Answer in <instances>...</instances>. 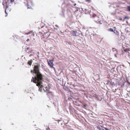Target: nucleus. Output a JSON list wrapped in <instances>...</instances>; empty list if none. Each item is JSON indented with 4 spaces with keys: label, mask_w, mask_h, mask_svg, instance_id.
Masks as SVG:
<instances>
[{
    "label": "nucleus",
    "mask_w": 130,
    "mask_h": 130,
    "mask_svg": "<svg viewBox=\"0 0 130 130\" xmlns=\"http://www.w3.org/2000/svg\"><path fill=\"white\" fill-rule=\"evenodd\" d=\"M35 74H36L35 76L34 77H32L31 81L36 84L37 86H39L42 83L43 76L40 72Z\"/></svg>",
    "instance_id": "f257e3e1"
},
{
    "label": "nucleus",
    "mask_w": 130,
    "mask_h": 130,
    "mask_svg": "<svg viewBox=\"0 0 130 130\" xmlns=\"http://www.w3.org/2000/svg\"><path fill=\"white\" fill-rule=\"evenodd\" d=\"M40 67V64H38L37 65H35L33 67V70H31V73H35V74L40 72L39 69Z\"/></svg>",
    "instance_id": "f03ea898"
},
{
    "label": "nucleus",
    "mask_w": 130,
    "mask_h": 130,
    "mask_svg": "<svg viewBox=\"0 0 130 130\" xmlns=\"http://www.w3.org/2000/svg\"><path fill=\"white\" fill-rule=\"evenodd\" d=\"M71 36H70V37L72 36H77L79 35V34L77 33L76 31L72 30L70 31Z\"/></svg>",
    "instance_id": "7ed1b4c3"
},
{
    "label": "nucleus",
    "mask_w": 130,
    "mask_h": 130,
    "mask_svg": "<svg viewBox=\"0 0 130 130\" xmlns=\"http://www.w3.org/2000/svg\"><path fill=\"white\" fill-rule=\"evenodd\" d=\"M54 60H49V61H48V65L50 66L51 68H52L53 67L54 64L53 63V61H54Z\"/></svg>",
    "instance_id": "20e7f679"
},
{
    "label": "nucleus",
    "mask_w": 130,
    "mask_h": 130,
    "mask_svg": "<svg viewBox=\"0 0 130 130\" xmlns=\"http://www.w3.org/2000/svg\"><path fill=\"white\" fill-rule=\"evenodd\" d=\"M93 20L94 22L97 23L98 20H99V18L97 16H95L94 17Z\"/></svg>",
    "instance_id": "39448f33"
},
{
    "label": "nucleus",
    "mask_w": 130,
    "mask_h": 130,
    "mask_svg": "<svg viewBox=\"0 0 130 130\" xmlns=\"http://www.w3.org/2000/svg\"><path fill=\"white\" fill-rule=\"evenodd\" d=\"M42 83L40 86H37L39 87V90L40 92H41L42 91V88L43 87V86L42 85Z\"/></svg>",
    "instance_id": "423d86ee"
},
{
    "label": "nucleus",
    "mask_w": 130,
    "mask_h": 130,
    "mask_svg": "<svg viewBox=\"0 0 130 130\" xmlns=\"http://www.w3.org/2000/svg\"><path fill=\"white\" fill-rule=\"evenodd\" d=\"M8 7H7L6 8V10H5V13H6V15H5V17H6L7 15V14L8 13Z\"/></svg>",
    "instance_id": "0eeeda50"
},
{
    "label": "nucleus",
    "mask_w": 130,
    "mask_h": 130,
    "mask_svg": "<svg viewBox=\"0 0 130 130\" xmlns=\"http://www.w3.org/2000/svg\"><path fill=\"white\" fill-rule=\"evenodd\" d=\"M32 62H33L32 60V59H31L30 60H29L28 61L27 63L30 66L31 65L32 63Z\"/></svg>",
    "instance_id": "6e6552de"
},
{
    "label": "nucleus",
    "mask_w": 130,
    "mask_h": 130,
    "mask_svg": "<svg viewBox=\"0 0 130 130\" xmlns=\"http://www.w3.org/2000/svg\"><path fill=\"white\" fill-rule=\"evenodd\" d=\"M50 88H49L46 87L44 89H43L44 91V92H46L48 91L49 90Z\"/></svg>",
    "instance_id": "1a4fd4ad"
},
{
    "label": "nucleus",
    "mask_w": 130,
    "mask_h": 130,
    "mask_svg": "<svg viewBox=\"0 0 130 130\" xmlns=\"http://www.w3.org/2000/svg\"><path fill=\"white\" fill-rule=\"evenodd\" d=\"M47 95L48 96H50L52 95V92H48L47 93Z\"/></svg>",
    "instance_id": "9d476101"
},
{
    "label": "nucleus",
    "mask_w": 130,
    "mask_h": 130,
    "mask_svg": "<svg viewBox=\"0 0 130 130\" xmlns=\"http://www.w3.org/2000/svg\"><path fill=\"white\" fill-rule=\"evenodd\" d=\"M64 124H66L69 122V120H65L63 121Z\"/></svg>",
    "instance_id": "9b49d317"
},
{
    "label": "nucleus",
    "mask_w": 130,
    "mask_h": 130,
    "mask_svg": "<svg viewBox=\"0 0 130 130\" xmlns=\"http://www.w3.org/2000/svg\"><path fill=\"white\" fill-rule=\"evenodd\" d=\"M14 0H7V2L9 3H11L14 2Z\"/></svg>",
    "instance_id": "f8f14e48"
},
{
    "label": "nucleus",
    "mask_w": 130,
    "mask_h": 130,
    "mask_svg": "<svg viewBox=\"0 0 130 130\" xmlns=\"http://www.w3.org/2000/svg\"><path fill=\"white\" fill-rule=\"evenodd\" d=\"M103 22V21H100L99 20L97 22V23L100 24H102Z\"/></svg>",
    "instance_id": "ddd939ff"
},
{
    "label": "nucleus",
    "mask_w": 130,
    "mask_h": 130,
    "mask_svg": "<svg viewBox=\"0 0 130 130\" xmlns=\"http://www.w3.org/2000/svg\"><path fill=\"white\" fill-rule=\"evenodd\" d=\"M127 8L128 11L130 12V6H127Z\"/></svg>",
    "instance_id": "4468645a"
},
{
    "label": "nucleus",
    "mask_w": 130,
    "mask_h": 130,
    "mask_svg": "<svg viewBox=\"0 0 130 130\" xmlns=\"http://www.w3.org/2000/svg\"><path fill=\"white\" fill-rule=\"evenodd\" d=\"M31 32V33L32 34V35H33V36H34V34L32 33V32H28L27 33H26V34H25V35H28V34H29Z\"/></svg>",
    "instance_id": "2eb2a0df"
},
{
    "label": "nucleus",
    "mask_w": 130,
    "mask_h": 130,
    "mask_svg": "<svg viewBox=\"0 0 130 130\" xmlns=\"http://www.w3.org/2000/svg\"><path fill=\"white\" fill-rule=\"evenodd\" d=\"M112 51L113 52H116L117 53V50L115 48H112Z\"/></svg>",
    "instance_id": "dca6fc26"
},
{
    "label": "nucleus",
    "mask_w": 130,
    "mask_h": 130,
    "mask_svg": "<svg viewBox=\"0 0 130 130\" xmlns=\"http://www.w3.org/2000/svg\"><path fill=\"white\" fill-rule=\"evenodd\" d=\"M85 1L87 2L88 3H90L91 2V0H86Z\"/></svg>",
    "instance_id": "f3484780"
},
{
    "label": "nucleus",
    "mask_w": 130,
    "mask_h": 130,
    "mask_svg": "<svg viewBox=\"0 0 130 130\" xmlns=\"http://www.w3.org/2000/svg\"><path fill=\"white\" fill-rule=\"evenodd\" d=\"M109 31H113V29L111 28H110L108 30Z\"/></svg>",
    "instance_id": "a211bd4d"
},
{
    "label": "nucleus",
    "mask_w": 130,
    "mask_h": 130,
    "mask_svg": "<svg viewBox=\"0 0 130 130\" xmlns=\"http://www.w3.org/2000/svg\"><path fill=\"white\" fill-rule=\"evenodd\" d=\"M103 128L105 129L106 130H109V129L108 128L106 127H104Z\"/></svg>",
    "instance_id": "6ab92c4d"
},
{
    "label": "nucleus",
    "mask_w": 130,
    "mask_h": 130,
    "mask_svg": "<svg viewBox=\"0 0 130 130\" xmlns=\"http://www.w3.org/2000/svg\"><path fill=\"white\" fill-rule=\"evenodd\" d=\"M29 40H30L29 39H28L26 41L27 42H28L29 41Z\"/></svg>",
    "instance_id": "aec40b11"
},
{
    "label": "nucleus",
    "mask_w": 130,
    "mask_h": 130,
    "mask_svg": "<svg viewBox=\"0 0 130 130\" xmlns=\"http://www.w3.org/2000/svg\"><path fill=\"white\" fill-rule=\"evenodd\" d=\"M117 54H117H115V57H117V56L116 55Z\"/></svg>",
    "instance_id": "412c9836"
},
{
    "label": "nucleus",
    "mask_w": 130,
    "mask_h": 130,
    "mask_svg": "<svg viewBox=\"0 0 130 130\" xmlns=\"http://www.w3.org/2000/svg\"><path fill=\"white\" fill-rule=\"evenodd\" d=\"M115 31V30L116 29V28L115 27H114Z\"/></svg>",
    "instance_id": "4be33fe9"
},
{
    "label": "nucleus",
    "mask_w": 130,
    "mask_h": 130,
    "mask_svg": "<svg viewBox=\"0 0 130 130\" xmlns=\"http://www.w3.org/2000/svg\"><path fill=\"white\" fill-rule=\"evenodd\" d=\"M84 106L86 107V104H84Z\"/></svg>",
    "instance_id": "5701e85b"
},
{
    "label": "nucleus",
    "mask_w": 130,
    "mask_h": 130,
    "mask_svg": "<svg viewBox=\"0 0 130 130\" xmlns=\"http://www.w3.org/2000/svg\"><path fill=\"white\" fill-rule=\"evenodd\" d=\"M116 89H115V90L114 91L115 92H116Z\"/></svg>",
    "instance_id": "b1692460"
},
{
    "label": "nucleus",
    "mask_w": 130,
    "mask_h": 130,
    "mask_svg": "<svg viewBox=\"0 0 130 130\" xmlns=\"http://www.w3.org/2000/svg\"><path fill=\"white\" fill-rule=\"evenodd\" d=\"M44 27V26H43L42 27H41V28H43Z\"/></svg>",
    "instance_id": "393cba45"
},
{
    "label": "nucleus",
    "mask_w": 130,
    "mask_h": 130,
    "mask_svg": "<svg viewBox=\"0 0 130 130\" xmlns=\"http://www.w3.org/2000/svg\"><path fill=\"white\" fill-rule=\"evenodd\" d=\"M48 129H50L48 127Z\"/></svg>",
    "instance_id": "a878e982"
},
{
    "label": "nucleus",
    "mask_w": 130,
    "mask_h": 130,
    "mask_svg": "<svg viewBox=\"0 0 130 130\" xmlns=\"http://www.w3.org/2000/svg\"><path fill=\"white\" fill-rule=\"evenodd\" d=\"M75 5H76V4H75V5H74V6H75Z\"/></svg>",
    "instance_id": "bb28decb"
}]
</instances>
